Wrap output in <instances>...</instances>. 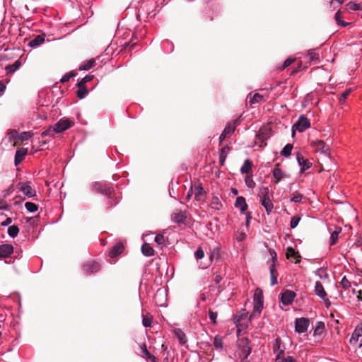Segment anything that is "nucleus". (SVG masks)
I'll return each mask as SVG.
<instances>
[{"label": "nucleus", "instance_id": "44", "mask_svg": "<svg viewBox=\"0 0 362 362\" xmlns=\"http://www.w3.org/2000/svg\"><path fill=\"white\" fill-rule=\"evenodd\" d=\"M54 134H57L55 132V130L53 127V126L49 127L45 131L42 132L41 134V136L42 138L46 136H53Z\"/></svg>", "mask_w": 362, "mask_h": 362}, {"label": "nucleus", "instance_id": "52", "mask_svg": "<svg viewBox=\"0 0 362 362\" xmlns=\"http://www.w3.org/2000/svg\"><path fill=\"white\" fill-rule=\"evenodd\" d=\"M93 78V75H87L85 77H83L81 81H79L77 85L78 86H85L86 83L90 81Z\"/></svg>", "mask_w": 362, "mask_h": 362}, {"label": "nucleus", "instance_id": "3", "mask_svg": "<svg viewBox=\"0 0 362 362\" xmlns=\"http://www.w3.org/2000/svg\"><path fill=\"white\" fill-rule=\"evenodd\" d=\"M310 127V120L304 115L300 116L297 122L292 127L293 134L295 131L303 132Z\"/></svg>", "mask_w": 362, "mask_h": 362}, {"label": "nucleus", "instance_id": "59", "mask_svg": "<svg viewBox=\"0 0 362 362\" xmlns=\"http://www.w3.org/2000/svg\"><path fill=\"white\" fill-rule=\"evenodd\" d=\"M303 199V195L301 194H296L291 197V202L295 203H300Z\"/></svg>", "mask_w": 362, "mask_h": 362}, {"label": "nucleus", "instance_id": "32", "mask_svg": "<svg viewBox=\"0 0 362 362\" xmlns=\"http://www.w3.org/2000/svg\"><path fill=\"white\" fill-rule=\"evenodd\" d=\"M315 274L316 276H317L320 279H322V280H325V279H327L328 277H329V275L327 272V270L326 269L323 268V267H320L319 269H317L315 272Z\"/></svg>", "mask_w": 362, "mask_h": 362}, {"label": "nucleus", "instance_id": "40", "mask_svg": "<svg viewBox=\"0 0 362 362\" xmlns=\"http://www.w3.org/2000/svg\"><path fill=\"white\" fill-rule=\"evenodd\" d=\"M19 133L16 130H12L7 134V139L9 141H18Z\"/></svg>", "mask_w": 362, "mask_h": 362}, {"label": "nucleus", "instance_id": "16", "mask_svg": "<svg viewBox=\"0 0 362 362\" xmlns=\"http://www.w3.org/2000/svg\"><path fill=\"white\" fill-rule=\"evenodd\" d=\"M235 207L240 209V212L245 214L247 209V204L243 197H238L235 202Z\"/></svg>", "mask_w": 362, "mask_h": 362}, {"label": "nucleus", "instance_id": "8", "mask_svg": "<svg viewBox=\"0 0 362 362\" xmlns=\"http://www.w3.org/2000/svg\"><path fill=\"white\" fill-rule=\"evenodd\" d=\"M100 269V265L96 262H87L82 266V269L86 274H90L98 272Z\"/></svg>", "mask_w": 362, "mask_h": 362}, {"label": "nucleus", "instance_id": "5", "mask_svg": "<svg viewBox=\"0 0 362 362\" xmlns=\"http://www.w3.org/2000/svg\"><path fill=\"white\" fill-rule=\"evenodd\" d=\"M74 124V122L69 118L64 117L59 119L53 127L57 134L61 133L69 129Z\"/></svg>", "mask_w": 362, "mask_h": 362}, {"label": "nucleus", "instance_id": "23", "mask_svg": "<svg viewBox=\"0 0 362 362\" xmlns=\"http://www.w3.org/2000/svg\"><path fill=\"white\" fill-rule=\"evenodd\" d=\"M124 246L121 243H117L109 252V255L112 258L116 257L123 252Z\"/></svg>", "mask_w": 362, "mask_h": 362}, {"label": "nucleus", "instance_id": "24", "mask_svg": "<svg viewBox=\"0 0 362 362\" xmlns=\"http://www.w3.org/2000/svg\"><path fill=\"white\" fill-rule=\"evenodd\" d=\"M222 202L218 195H213L210 203V207L214 210L219 211L222 209Z\"/></svg>", "mask_w": 362, "mask_h": 362}, {"label": "nucleus", "instance_id": "62", "mask_svg": "<svg viewBox=\"0 0 362 362\" xmlns=\"http://www.w3.org/2000/svg\"><path fill=\"white\" fill-rule=\"evenodd\" d=\"M217 316H218V314L216 312H214L212 310H210L209 312V319L211 320V321L213 322V323H216V320L217 318Z\"/></svg>", "mask_w": 362, "mask_h": 362}, {"label": "nucleus", "instance_id": "38", "mask_svg": "<svg viewBox=\"0 0 362 362\" xmlns=\"http://www.w3.org/2000/svg\"><path fill=\"white\" fill-rule=\"evenodd\" d=\"M308 55L310 57V62H320L319 54L315 52V49H310L308 50Z\"/></svg>", "mask_w": 362, "mask_h": 362}, {"label": "nucleus", "instance_id": "12", "mask_svg": "<svg viewBox=\"0 0 362 362\" xmlns=\"http://www.w3.org/2000/svg\"><path fill=\"white\" fill-rule=\"evenodd\" d=\"M296 293L293 291L286 290L281 293V300L284 305H289L296 297Z\"/></svg>", "mask_w": 362, "mask_h": 362}, {"label": "nucleus", "instance_id": "39", "mask_svg": "<svg viewBox=\"0 0 362 362\" xmlns=\"http://www.w3.org/2000/svg\"><path fill=\"white\" fill-rule=\"evenodd\" d=\"M252 168V163L249 160H245L243 166L240 168L241 173H248Z\"/></svg>", "mask_w": 362, "mask_h": 362}, {"label": "nucleus", "instance_id": "36", "mask_svg": "<svg viewBox=\"0 0 362 362\" xmlns=\"http://www.w3.org/2000/svg\"><path fill=\"white\" fill-rule=\"evenodd\" d=\"M21 65L20 61L16 60L13 64L7 66L6 69L8 73H13L20 68Z\"/></svg>", "mask_w": 362, "mask_h": 362}, {"label": "nucleus", "instance_id": "15", "mask_svg": "<svg viewBox=\"0 0 362 362\" xmlns=\"http://www.w3.org/2000/svg\"><path fill=\"white\" fill-rule=\"evenodd\" d=\"M286 255L287 259L295 261V263H298L300 261V255L291 247L287 248Z\"/></svg>", "mask_w": 362, "mask_h": 362}, {"label": "nucleus", "instance_id": "51", "mask_svg": "<svg viewBox=\"0 0 362 362\" xmlns=\"http://www.w3.org/2000/svg\"><path fill=\"white\" fill-rule=\"evenodd\" d=\"M245 185L249 188H254L255 187V182L253 180L252 176H250V175H247L245 177Z\"/></svg>", "mask_w": 362, "mask_h": 362}, {"label": "nucleus", "instance_id": "9", "mask_svg": "<svg viewBox=\"0 0 362 362\" xmlns=\"http://www.w3.org/2000/svg\"><path fill=\"white\" fill-rule=\"evenodd\" d=\"M19 190L28 197H33L36 194V192L30 185V182H21L19 183Z\"/></svg>", "mask_w": 362, "mask_h": 362}, {"label": "nucleus", "instance_id": "22", "mask_svg": "<svg viewBox=\"0 0 362 362\" xmlns=\"http://www.w3.org/2000/svg\"><path fill=\"white\" fill-rule=\"evenodd\" d=\"M341 232V228L339 226H334V230L331 231L329 245L332 246L337 243L339 239V235Z\"/></svg>", "mask_w": 362, "mask_h": 362}, {"label": "nucleus", "instance_id": "33", "mask_svg": "<svg viewBox=\"0 0 362 362\" xmlns=\"http://www.w3.org/2000/svg\"><path fill=\"white\" fill-rule=\"evenodd\" d=\"M141 350L144 355V357L151 360L152 362H157L156 358L147 350L146 344H143Z\"/></svg>", "mask_w": 362, "mask_h": 362}, {"label": "nucleus", "instance_id": "6", "mask_svg": "<svg viewBox=\"0 0 362 362\" xmlns=\"http://www.w3.org/2000/svg\"><path fill=\"white\" fill-rule=\"evenodd\" d=\"M310 325V320L305 317L296 318L295 320V331L298 334L307 332Z\"/></svg>", "mask_w": 362, "mask_h": 362}, {"label": "nucleus", "instance_id": "4", "mask_svg": "<svg viewBox=\"0 0 362 362\" xmlns=\"http://www.w3.org/2000/svg\"><path fill=\"white\" fill-rule=\"evenodd\" d=\"M240 124V119L239 118L233 120L228 123L224 128L223 132L220 136V141H223L227 136L231 135L234 132L237 126Z\"/></svg>", "mask_w": 362, "mask_h": 362}, {"label": "nucleus", "instance_id": "48", "mask_svg": "<svg viewBox=\"0 0 362 362\" xmlns=\"http://www.w3.org/2000/svg\"><path fill=\"white\" fill-rule=\"evenodd\" d=\"M325 328V325L322 322H318L316 324L315 328L314 329V335H317L322 333V330Z\"/></svg>", "mask_w": 362, "mask_h": 362}, {"label": "nucleus", "instance_id": "56", "mask_svg": "<svg viewBox=\"0 0 362 362\" xmlns=\"http://www.w3.org/2000/svg\"><path fill=\"white\" fill-rule=\"evenodd\" d=\"M300 221V217L299 216H293L291 220V228H296L297 226L298 225Z\"/></svg>", "mask_w": 362, "mask_h": 362}, {"label": "nucleus", "instance_id": "54", "mask_svg": "<svg viewBox=\"0 0 362 362\" xmlns=\"http://www.w3.org/2000/svg\"><path fill=\"white\" fill-rule=\"evenodd\" d=\"M263 100V96L259 93H255L250 99L251 104H255L261 102Z\"/></svg>", "mask_w": 362, "mask_h": 362}, {"label": "nucleus", "instance_id": "43", "mask_svg": "<svg viewBox=\"0 0 362 362\" xmlns=\"http://www.w3.org/2000/svg\"><path fill=\"white\" fill-rule=\"evenodd\" d=\"M78 90H77V96L80 99L84 98L88 93V91L86 87V86H78Z\"/></svg>", "mask_w": 362, "mask_h": 362}, {"label": "nucleus", "instance_id": "17", "mask_svg": "<svg viewBox=\"0 0 362 362\" xmlns=\"http://www.w3.org/2000/svg\"><path fill=\"white\" fill-rule=\"evenodd\" d=\"M314 293L320 298H324L325 296H327L324 286L319 281H316L315 284Z\"/></svg>", "mask_w": 362, "mask_h": 362}, {"label": "nucleus", "instance_id": "14", "mask_svg": "<svg viewBox=\"0 0 362 362\" xmlns=\"http://www.w3.org/2000/svg\"><path fill=\"white\" fill-rule=\"evenodd\" d=\"M154 300L158 305L163 306L166 300L165 291L163 289H158L155 295Z\"/></svg>", "mask_w": 362, "mask_h": 362}, {"label": "nucleus", "instance_id": "37", "mask_svg": "<svg viewBox=\"0 0 362 362\" xmlns=\"http://www.w3.org/2000/svg\"><path fill=\"white\" fill-rule=\"evenodd\" d=\"M95 64V60L93 59H90L86 62H84L83 64H81L79 67L80 70H84L88 71Z\"/></svg>", "mask_w": 362, "mask_h": 362}, {"label": "nucleus", "instance_id": "19", "mask_svg": "<svg viewBox=\"0 0 362 362\" xmlns=\"http://www.w3.org/2000/svg\"><path fill=\"white\" fill-rule=\"evenodd\" d=\"M279 166V164H276L272 171V174L275 179L276 184L279 183L282 178L285 177V174L281 170Z\"/></svg>", "mask_w": 362, "mask_h": 362}, {"label": "nucleus", "instance_id": "64", "mask_svg": "<svg viewBox=\"0 0 362 362\" xmlns=\"http://www.w3.org/2000/svg\"><path fill=\"white\" fill-rule=\"evenodd\" d=\"M204 256V251L202 250V248L199 247L197 251L195 252V257L197 259H200L202 258H203Z\"/></svg>", "mask_w": 362, "mask_h": 362}, {"label": "nucleus", "instance_id": "30", "mask_svg": "<svg viewBox=\"0 0 362 362\" xmlns=\"http://www.w3.org/2000/svg\"><path fill=\"white\" fill-rule=\"evenodd\" d=\"M141 251H142V253L144 254V255H145L146 257H151V256H153L154 255L153 249L148 243H144L141 246Z\"/></svg>", "mask_w": 362, "mask_h": 362}, {"label": "nucleus", "instance_id": "25", "mask_svg": "<svg viewBox=\"0 0 362 362\" xmlns=\"http://www.w3.org/2000/svg\"><path fill=\"white\" fill-rule=\"evenodd\" d=\"M27 154V149L21 148L16 151L15 155V165H18L24 159L25 155Z\"/></svg>", "mask_w": 362, "mask_h": 362}, {"label": "nucleus", "instance_id": "35", "mask_svg": "<svg viewBox=\"0 0 362 362\" xmlns=\"http://www.w3.org/2000/svg\"><path fill=\"white\" fill-rule=\"evenodd\" d=\"M19 233V228L17 226L13 225L8 227V234L11 238H16Z\"/></svg>", "mask_w": 362, "mask_h": 362}, {"label": "nucleus", "instance_id": "46", "mask_svg": "<svg viewBox=\"0 0 362 362\" xmlns=\"http://www.w3.org/2000/svg\"><path fill=\"white\" fill-rule=\"evenodd\" d=\"M33 136V133L30 132H23L19 134L18 141H25L28 140Z\"/></svg>", "mask_w": 362, "mask_h": 362}, {"label": "nucleus", "instance_id": "41", "mask_svg": "<svg viewBox=\"0 0 362 362\" xmlns=\"http://www.w3.org/2000/svg\"><path fill=\"white\" fill-rule=\"evenodd\" d=\"M214 345L216 349L221 350L223 348V337L219 335H216L214 339Z\"/></svg>", "mask_w": 362, "mask_h": 362}, {"label": "nucleus", "instance_id": "63", "mask_svg": "<svg viewBox=\"0 0 362 362\" xmlns=\"http://www.w3.org/2000/svg\"><path fill=\"white\" fill-rule=\"evenodd\" d=\"M226 157V149L225 148H221L220 152V163L223 164Z\"/></svg>", "mask_w": 362, "mask_h": 362}, {"label": "nucleus", "instance_id": "27", "mask_svg": "<svg viewBox=\"0 0 362 362\" xmlns=\"http://www.w3.org/2000/svg\"><path fill=\"white\" fill-rule=\"evenodd\" d=\"M93 187L98 190V192H100L103 194H105L106 195H110V189L106 186V185L100 183V182H95L93 185Z\"/></svg>", "mask_w": 362, "mask_h": 362}, {"label": "nucleus", "instance_id": "11", "mask_svg": "<svg viewBox=\"0 0 362 362\" xmlns=\"http://www.w3.org/2000/svg\"><path fill=\"white\" fill-rule=\"evenodd\" d=\"M285 347L279 338H276L274 344V352L276 354L275 361L279 360L284 356Z\"/></svg>", "mask_w": 362, "mask_h": 362}, {"label": "nucleus", "instance_id": "45", "mask_svg": "<svg viewBox=\"0 0 362 362\" xmlns=\"http://www.w3.org/2000/svg\"><path fill=\"white\" fill-rule=\"evenodd\" d=\"M25 207L29 212H31V213L35 212L38 209V206L37 204H35V203H33V202H28L25 204Z\"/></svg>", "mask_w": 362, "mask_h": 362}, {"label": "nucleus", "instance_id": "49", "mask_svg": "<svg viewBox=\"0 0 362 362\" xmlns=\"http://www.w3.org/2000/svg\"><path fill=\"white\" fill-rule=\"evenodd\" d=\"M347 6H349V9L352 11L362 10V4L351 1L347 4Z\"/></svg>", "mask_w": 362, "mask_h": 362}, {"label": "nucleus", "instance_id": "18", "mask_svg": "<svg viewBox=\"0 0 362 362\" xmlns=\"http://www.w3.org/2000/svg\"><path fill=\"white\" fill-rule=\"evenodd\" d=\"M362 336V324L358 325L354 332L351 334V337L349 339V342L351 344H355L358 341L360 337Z\"/></svg>", "mask_w": 362, "mask_h": 362}, {"label": "nucleus", "instance_id": "21", "mask_svg": "<svg viewBox=\"0 0 362 362\" xmlns=\"http://www.w3.org/2000/svg\"><path fill=\"white\" fill-rule=\"evenodd\" d=\"M45 35H38L28 42V45L32 48L37 47L45 42Z\"/></svg>", "mask_w": 362, "mask_h": 362}, {"label": "nucleus", "instance_id": "34", "mask_svg": "<svg viewBox=\"0 0 362 362\" xmlns=\"http://www.w3.org/2000/svg\"><path fill=\"white\" fill-rule=\"evenodd\" d=\"M174 334L181 344H185L186 342L185 334L180 329H175L174 330Z\"/></svg>", "mask_w": 362, "mask_h": 362}, {"label": "nucleus", "instance_id": "61", "mask_svg": "<svg viewBox=\"0 0 362 362\" xmlns=\"http://www.w3.org/2000/svg\"><path fill=\"white\" fill-rule=\"evenodd\" d=\"M350 92L351 90H345L344 92H343L339 98V102L341 103H344L345 101V100L347 98V97L349 96V95L350 94Z\"/></svg>", "mask_w": 362, "mask_h": 362}, {"label": "nucleus", "instance_id": "57", "mask_svg": "<svg viewBox=\"0 0 362 362\" xmlns=\"http://www.w3.org/2000/svg\"><path fill=\"white\" fill-rule=\"evenodd\" d=\"M275 362H296L293 356H288L280 358L279 360H276Z\"/></svg>", "mask_w": 362, "mask_h": 362}, {"label": "nucleus", "instance_id": "55", "mask_svg": "<svg viewBox=\"0 0 362 362\" xmlns=\"http://www.w3.org/2000/svg\"><path fill=\"white\" fill-rule=\"evenodd\" d=\"M334 18H335V21H337V23L342 27H345L348 25V23H346L343 21L341 20L340 18V11H338L336 13H335V16H334Z\"/></svg>", "mask_w": 362, "mask_h": 362}, {"label": "nucleus", "instance_id": "20", "mask_svg": "<svg viewBox=\"0 0 362 362\" xmlns=\"http://www.w3.org/2000/svg\"><path fill=\"white\" fill-rule=\"evenodd\" d=\"M13 252V247L11 245H0V257H7Z\"/></svg>", "mask_w": 362, "mask_h": 362}, {"label": "nucleus", "instance_id": "31", "mask_svg": "<svg viewBox=\"0 0 362 362\" xmlns=\"http://www.w3.org/2000/svg\"><path fill=\"white\" fill-rule=\"evenodd\" d=\"M185 219V216L181 212H175L172 214V220L175 223H183Z\"/></svg>", "mask_w": 362, "mask_h": 362}, {"label": "nucleus", "instance_id": "26", "mask_svg": "<svg viewBox=\"0 0 362 362\" xmlns=\"http://www.w3.org/2000/svg\"><path fill=\"white\" fill-rule=\"evenodd\" d=\"M297 160L300 166V170L304 171L310 168L311 163L308 159H305L301 155L297 156Z\"/></svg>", "mask_w": 362, "mask_h": 362}, {"label": "nucleus", "instance_id": "50", "mask_svg": "<svg viewBox=\"0 0 362 362\" xmlns=\"http://www.w3.org/2000/svg\"><path fill=\"white\" fill-rule=\"evenodd\" d=\"M235 238L238 242H242L246 238V233L243 230H238L235 234Z\"/></svg>", "mask_w": 362, "mask_h": 362}, {"label": "nucleus", "instance_id": "13", "mask_svg": "<svg viewBox=\"0 0 362 362\" xmlns=\"http://www.w3.org/2000/svg\"><path fill=\"white\" fill-rule=\"evenodd\" d=\"M272 257V264L270 267L269 272L271 276V285L274 286L277 284V276L275 274L274 265L277 262V255L276 252L271 254Z\"/></svg>", "mask_w": 362, "mask_h": 362}, {"label": "nucleus", "instance_id": "1", "mask_svg": "<svg viewBox=\"0 0 362 362\" xmlns=\"http://www.w3.org/2000/svg\"><path fill=\"white\" fill-rule=\"evenodd\" d=\"M251 347L247 338H239L237 341V350L235 353V357L237 360L243 361L247 359L250 354Z\"/></svg>", "mask_w": 362, "mask_h": 362}, {"label": "nucleus", "instance_id": "7", "mask_svg": "<svg viewBox=\"0 0 362 362\" xmlns=\"http://www.w3.org/2000/svg\"><path fill=\"white\" fill-rule=\"evenodd\" d=\"M311 146L316 152L321 153L325 155L329 153V146L322 140H315L311 142Z\"/></svg>", "mask_w": 362, "mask_h": 362}, {"label": "nucleus", "instance_id": "47", "mask_svg": "<svg viewBox=\"0 0 362 362\" xmlns=\"http://www.w3.org/2000/svg\"><path fill=\"white\" fill-rule=\"evenodd\" d=\"M152 317L151 316L142 315V324L145 327L151 326Z\"/></svg>", "mask_w": 362, "mask_h": 362}, {"label": "nucleus", "instance_id": "42", "mask_svg": "<svg viewBox=\"0 0 362 362\" xmlns=\"http://www.w3.org/2000/svg\"><path fill=\"white\" fill-rule=\"evenodd\" d=\"M292 149H293V145L288 144L281 150V154L285 157H288L291 154Z\"/></svg>", "mask_w": 362, "mask_h": 362}, {"label": "nucleus", "instance_id": "10", "mask_svg": "<svg viewBox=\"0 0 362 362\" xmlns=\"http://www.w3.org/2000/svg\"><path fill=\"white\" fill-rule=\"evenodd\" d=\"M191 191L197 201H203L205 198V192L201 184H195L191 187Z\"/></svg>", "mask_w": 362, "mask_h": 362}, {"label": "nucleus", "instance_id": "28", "mask_svg": "<svg viewBox=\"0 0 362 362\" xmlns=\"http://www.w3.org/2000/svg\"><path fill=\"white\" fill-rule=\"evenodd\" d=\"M262 206H263L267 213V214H269L273 209H274V204L271 200V199H262V200H259Z\"/></svg>", "mask_w": 362, "mask_h": 362}, {"label": "nucleus", "instance_id": "53", "mask_svg": "<svg viewBox=\"0 0 362 362\" xmlns=\"http://www.w3.org/2000/svg\"><path fill=\"white\" fill-rule=\"evenodd\" d=\"M76 76V74L74 71H71L69 73L65 74L61 78L60 81L62 83H66L69 81V79L71 77H74Z\"/></svg>", "mask_w": 362, "mask_h": 362}, {"label": "nucleus", "instance_id": "58", "mask_svg": "<svg viewBox=\"0 0 362 362\" xmlns=\"http://www.w3.org/2000/svg\"><path fill=\"white\" fill-rule=\"evenodd\" d=\"M340 284L342 286V288L345 290H347L351 286L350 281L345 276H344L341 280Z\"/></svg>", "mask_w": 362, "mask_h": 362}, {"label": "nucleus", "instance_id": "29", "mask_svg": "<svg viewBox=\"0 0 362 362\" xmlns=\"http://www.w3.org/2000/svg\"><path fill=\"white\" fill-rule=\"evenodd\" d=\"M270 190L269 187H261L259 189L258 196L259 200L269 199L270 198Z\"/></svg>", "mask_w": 362, "mask_h": 362}, {"label": "nucleus", "instance_id": "60", "mask_svg": "<svg viewBox=\"0 0 362 362\" xmlns=\"http://www.w3.org/2000/svg\"><path fill=\"white\" fill-rule=\"evenodd\" d=\"M155 242L159 245H161L164 244L165 243V238L163 235L158 234L155 237Z\"/></svg>", "mask_w": 362, "mask_h": 362}, {"label": "nucleus", "instance_id": "2", "mask_svg": "<svg viewBox=\"0 0 362 362\" xmlns=\"http://www.w3.org/2000/svg\"><path fill=\"white\" fill-rule=\"evenodd\" d=\"M253 301L254 306L251 317L260 314L263 308V293L259 288H256L255 291Z\"/></svg>", "mask_w": 362, "mask_h": 362}]
</instances>
